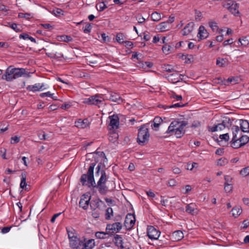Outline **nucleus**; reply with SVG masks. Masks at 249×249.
Listing matches in <instances>:
<instances>
[{"instance_id":"obj_31","label":"nucleus","mask_w":249,"mask_h":249,"mask_svg":"<svg viewBox=\"0 0 249 249\" xmlns=\"http://www.w3.org/2000/svg\"><path fill=\"white\" fill-rule=\"evenodd\" d=\"M7 24L5 26L10 27L11 28L15 30L16 32L18 33L21 31L20 28L18 27V25L16 23L7 22Z\"/></svg>"},{"instance_id":"obj_39","label":"nucleus","mask_w":249,"mask_h":249,"mask_svg":"<svg viewBox=\"0 0 249 249\" xmlns=\"http://www.w3.org/2000/svg\"><path fill=\"white\" fill-rule=\"evenodd\" d=\"M226 59L221 58L218 57L216 59V65L221 67H224L225 66L226 64Z\"/></svg>"},{"instance_id":"obj_5","label":"nucleus","mask_w":249,"mask_h":249,"mask_svg":"<svg viewBox=\"0 0 249 249\" xmlns=\"http://www.w3.org/2000/svg\"><path fill=\"white\" fill-rule=\"evenodd\" d=\"M148 124L142 125L138 130L137 142L141 145L146 144L149 141L150 134L148 130Z\"/></svg>"},{"instance_id":"obj_46","label":"nucleus","mask_w":249,"mask_h":249,"mask_svg":"<svg viewBox=\"0 0 249 249\" xmlns=\"http://www.w3.org/2000/svg\"><path fill=\"white\" fill-rule=\"evenodd\" d=\"M31 15L30 13H19L18 17L20 18H24L26 19H29L31 18Z\"/></svg>"},{"instance_id":"obj_43","label":"nucleus","mask_w":249,"mask_h":249,"mask_svg":"<svg viewBox=\"0 0 249 249\" xmlns=\"http://www.w3.org/2000/svg\"><path fill=\"white\" fill-rule=\"evenodd\" d=\"M240 174L244 177L248 176L249 174V166L243 168L240 171Z\"/></svg>"},{"instance_id":"obj_45","label":"nucleus","mask_w":249,"mask_h":249,"mask_svg":"<svg viewBox=\"0 0 249 249\" xmlns=\"http://www.w3.org/2000/svg\"><path fill=\"white\" fill-rule=\"evenodd\" d=\"M91 25L90 23H87L83 29V31L86 34H89L91 32Z\"/></svg>"},{"instance_id":"obj_37","label":"nucleus","mask_w":249,"mask_h":249,"mask_svg":"<svg viewBox=\"0 0 249 249\" xmlns=\"http://www.w3.org/2000/svg\"><path fill=\"white\" fill-rule=\"evenodd\" d=\"M52 12L55 16L57 17L64 15V11L60 8H55L53 9Z\"/></svg>"},{"instance_id":"obj_23","label":"nucleus","mask_w":249,"mask_h":249,"mask_svg":"<svg viewBox=\"0 0 249 249\" xmlns=\"http://www.w3.org/2000/svg\"><path fill=\"white\" fill-rule=\"evenodd\" d=\"M46 54L48 57L53 59H61L64 58L63 54L60 53H46Z\"/></svg>"},{"instance_id":"obj_1","label":"nucleus","mask_w":249,"mask_h":249,"mask_svg":"<svg viewBox=\"0 0 249 249\" xmlns=\"http://www.w3.org/2000/svg\"><path fill=\"white\" fill-rule=\"evenodd\" d=\"M95 165V162L90 164L87 173L81 176L80 182L83 186H88L90 188L93 193L98 192L101 195L105 196L109 192V188L106 185L108 177L106 171L101 169L102 165L100 163L96 168L95 175L99 176L100 174L101 177L96 183L94 178V169Z\"/></svg>"},{"instance_id":"obj_24","label":"nucleus","mask_w":249,"mask_h":249,"mask_svg":"<svg viewBox=\"0 0 249 249\" xmlns=\"http://www.w3.org/2000/svg\"><path fill=\"white\" fill-rule=\"evenodd\" d=\"M172 236L175 240L179 241L183 238L184 234L182 231H176L173 233Z\"/></svg>"},{"instance_id":"obj_61","label":"nucleus","mask_w":249,"mask_h":249,"mask_svg":"<svg viewBox=\"0 0 249 249\" xmlns=\"http://www.w3.org/2000/svg\"><path fill=\"white\" fill-rule=\"evenodd\" d=\"M38 136L41 140H45L46 139V135L45 134L44 132H43L42 133H39L38 134Z\"/></svg>"},{"instance_id":"obj_2","label":"nucleus","mask_w":249,"mask_h":249,"mask_svg":"<svg viewBox=\"0 0 249 249\" xmlns=\"http://www.w3.org/2000/svg\"><path fill=\"white\" fill-rule=\"evenodd\" d=\"M70 247L71 249H93L95 246L94 239H81L77 236L74 230L67 229Z\"/></svg>"},{"instance_id":"obj_18","label":"nucleus","mask_w":249,"mask_h":249,"mask_svg":"<svg viewBox=\"0 0 249 249\" xmlns=\"http://www.w3.org/2000/svg\"><path fill=\"white\" fill-rule=\"evenodd\" d=\"M100 204L105 205L104 202L100 198H97L92 200L90 203L91 209L95 211L97 208H99Z\"/></svg>"},{"instance_id":"obj_40","label":"nucleus","mask_w":249,"mask_h":249,"mask_svg":"<svg viewBox=\"0 0 249 249\" xmlns=\"http://www.w3.org/2000/svg\"><path fill=\"white\" fill-rule=\"evenodd\" d=\"M108 233L103 231H97L95 233V236L98 239H105L106 235Z\"/></svg>"},{"instance_id":"obj_11","label":"nucleus","mask_w":249,"mask_h":249,"mask_svg":"<svg viewBox=\"0 0 249 249\" xmlns=\"http://www.w3.org/2000/svg\"><path fill=\"white\" fill-rule=\"evenodd\" d=\"M110 120L109 125L113 129H117L119 125V118L117 115L114 114L109 116L108 117Z\"/></svg>"},{"instance_id":"obj_50","label":"nucleus","mask_w":249,"mask_h":249,"mask_svg":"<svg viewBox=\"0 0 249 249\" xmlns=\"http://www.w3.org/2000/svg\"><path fill=\"white\" fill-rule=\"evenodd\" d=\"M118 138V135L116 133H113L109 136V140L114 142Z\"/></svg>"},{"instance_id":"obj_10","label":"nucleus","mask_w":249,"mask_h":249,"mask_svg":"<svg viewBox=\"0 0 249 249\" xmlns=\"http://www.w3.org/2000/svg\"><path fill=\"white\" fill-rule=\"evenodd\" d=\"M105 97L107 100L120 104L123 102V99L119 94L113 92H108V94L106 95Z\"/></svg>"},{"instance_id":"obj_58","label":"nucleus","mask_w":249,"mask_h":249,"mask_svg":"<svg viewBox=\"0 0 249 249\" xmlns=\"http://www.w3.org/2000/svg\"><path fill=\"white\" fill-rule=\"evenodd\" d=\"M11 228V227H4L2 228L1 232L3 234L6 233L10 231Z\"/></svg>"},{"instance_id":"obj_17","label":"nucleus","mask_w":249,"mask_h":249,"mask_svg":"<svg viewBox=\"0 0 249 249\" xmlns=\"http://www.w3.org/2000/svg\"><path fill=\"white\" fill-rule=\"evenodd\" d=\"M185 211L191 214H194L197 213L196 206L195 203H191L187 204L185 208Z\"/></svg>"},{"instance_id":"obj_51","label":"nucleus","mask_w":249,"mask_h":249,"mask_svg":"<svg viewBox=\"0 0 249 249\" xmlns=\"http://www.w3.org/2000/svg\"><path fill=\"white\" fill-rule=\"evenodd\" d=\"M163 124H164V123L163 122V120H162L161 118L157 116V131L158 130V128L160 125Z\"/></svg>"},{"instance_id":"obj_32","label":"nucleus","mask_w":249,"mask_h":249,"mask_svg":"<svg viewBox=\"0 0 249 249\" xmlns=\"http://www.w3.org/2000/svg\"><path fill=\"white\" fill-rule=\"evenodd\" d=\"M113 210L111 207H108L106 210L105 218L107 220H109L113 216Z\"/></svg>"},{"instance_id":"obj_60","label":"nucleus","mask_w":249,"mask_h":249,"mask_svg":"<svg viewBox=\"0 0 249 249\" xmlns=\"http://www.w3.org/2000/svg\"><path fill=\"white\" fill-rule=\"evenodd\" d=\"M179 57H181L183 59H185L186 61L187 62V61H190L191 58H189L188 57H192V55L182 54L181 56H179Z\"/></svg>"},{"instance_id":"obj_12","label":"nucleus","mask_w":249,"mask_h":249,"mask_svg":"<svg viewBox=\"0 0 249 249\" xmlns=\"http://www.w3.org/2000/svg\"><path fill=\"white\" fill-rule=\"evenodd\" d=\"M115 245L120 248L121 249H124V247L123 245L124 241L122 235L115 234L113 240Z\"/></svg>"},{"instance_id":"obj_3","label":"nucleus","mask_w":249,"mask_h":249,"mask_svg":"<svg viewBox=\"0 0 249 249\" xmlns=\"http://www.w3.org/2000/svg\"><path fill=\"white\" fill-rule=\"evenodd\" d=\"M22 76L29 77L30 76V73L27 71L25 69L17 68L11 65L7 68L1 78L9 82Z\"/></svg>"},{"instance_id":"obj_28","label":"nucleus","mask_w":249,"mask_h":249,"mask_svg":"<svg viewBox=\"0 0 249 249\" xmlns=\"http://www.w3.org/2000/svg\"><path fill=\"white\" fill-rule=\"evenodd\" d=\"M113 227V233H117L120 231L122 228V225L120 222H116L112 224Z\"/></svg>"},{"instance_id":"obj_55","label":"nucleus","mask_w":249,"mask_h":249,"mask_svg":"<svg viewBox=\"0 0 249 249\" xmlns=\"http://www.w3.org/2000/svg\"><path fill=\"white\" fill-rule=\"evenodd\" d=\"M224 178L225 180V184H232L231 180L232 178L230 176H225Z\"/></svg>"},{"instance_id":"obj_9","label":"nucleus","mask_w":249,"mask_h":249,"mask_svg":"<svg viewBox=\"0 0 249 249\" xmlns=\"http://www.w3.org/2000/svg\"><path fill=\"white\" fill-rule=\"evenodd\" d=\"M135 223V215L131 213L127 214L124 222V226L127 230H131Z\"/></svg>"},{"instance_id":"obj_15","label":"nucleus","mask_w":249,"mask_h":249,"mask_svg":"<svg viewBox=\"0 0 249 249\" xmlns=\"http://www.w3.org/2000/svg\"><path fill=\"white\" fill-rule=\"evenodd\" d=\"M194 23L192 22L188 23L182 29V35L187 36L192 33L194 29Z\"/></svg>"},{"instance_id":"obj_38","label":"nucleus","mask_w":249,"mask_h":249,"mask_svg":"<svg viewBox=\"0 0 249 249\" xmlns=\"http://www.w3.org/2000/svg\"><path fill=\"white\" fill-rule=\"evenodd\" d=\"M210 27L213 32H217L218 30V27L217 23L214 21H210L209 22Z\"/></svg>"},{"instance_id":"obj_27","label":"nucleus","mask_w":249,"mask_h":249,"mask_svg":"<svg viewBox=\"0 0 249 249\" xmlns=\"http://www.w3.org/2000/svg\"><path fill=\"white\" fill-rule=\"evenodd\" d=\"M168 25V22H163L158 25V28L157 27V29L160 32H163L167 30Z\"/></svg>"},{"instance_id":"obj_47","label":"nucleus","mask_w":249,"mask_h":249,"mask_svg":"<svg viewBox=\"0 0 249 249\" xmlns=\"http://www.w3.org/2000/svg\"><path fill=\"white\" fill-rule=\"evenodd\" d=\"M219 138L221 140H224L225 142H228L230 139L229 134L228 133L220 135Z\"/></svg>"},{"instance_id":"obj_7","label":"nucleus","mask_w":249,"mask_h":249,"mask_svg":"<svg viewBox=\"0 0 249 249\" xmlns=\"http://www.w3.org/2000/svg\"><path fill=\"white\" fill-rule=\"evenodd\" d=\"M223 6L227 8L232 14L235 16H238L239 15V4L232 0H228Z\"/></svg>"},{"instance_id":"obj_21","label":"nucleus","mask_w":249,"mask_h":249,"mask_svg":"<svg viewBox=\"0 0 249 249\" xmlns=\"http://www.w3.org/2000/svg\"><path fill=\"white\" fill-rule=\"evenodd\" d=\"M240 128L244 132H249V123L247 120H240Z\"/></svg>"},{"instance_id":"obj_34","label":"nucleus","mask_w":249,"mask_h":249,"mask_svg":"<svg viewBox=\"0 0 249 249\" xmlns=\"http://www.w3.org/2000/svg\"><path fill=\"white\" fill-rule=\"evenodd\" d=\"M184 105L180 103H178L174 104L168 106H162L164 109H167L168 108L181 107H184Z\"/></svg>"},{"instance_id":"obj_13","label":"nucleus","mask_w":249,"mask_h":249,"mask_svg":"<svg viewBox=\"0 0 249 249\" xmlns=\"http://www.w3.org/2000/svg\"><path fill=\"white\" fill-rule=\"evenodd\" d=\"M44 83H36L34 85H29L27 87V89L33 92L42 90L45 89L44 88Z\"/></svg>"},{"instance_id":"obj_52","label":"nucleus","mask_w":249,"mask_h":249,"mask_svg":"<svg viewBox=\"0 0 249 249\" xmlns=\"http://www.w3.org/2000/svg\"><path fill=\"white\" fill-rule=\"evenodd\" d=\"M170 48L171 47L170 46L165 45L162 47V50L164 53L168 54L170 52Z\"/></svg>"},{"instance_id":"obj_16","label":"nucleus","mask_w":249,"mask_h":249,"mask_svg":"<svg viewBox=\"0 0 249 249\" xmlns=\"http://www.w3.org/2000/svg\"><path fill=\"white\" fill-rule=\"evenodd\" d=\"M156 228L152 226H148L147 228V236L149 239L153 240L156 239L155 233Z\"/></svg>"},{"instance_id":"obj_30","label":"nucleus","mask_w":249,"mask_h":249,"mask_svg":"<svg viewBox=\"0 0 249 249\" xmlns=\"http://www.w3.org/2000/svg\"><path fill=\"white\" fill-rule=\"evenodd\" d=\"M26 179V174L25 173H22L21 175V182L20 183V187L22 189H24V188L27 186Z\"/></svg>"},{"instance_id":"obj_26","label":"nucleus","mask_w":249,"mask_h":249,"mask_svg":"<svg viewBox=\"0 0 249 249\" xmlns=\"http://www.w3.org/2000/svg\"><path fill=\"white\" fill-rule=\"evenodd\" d=\"M243 146L242 143L240 142L239 139H235V140L231 139V146L235 149L238 148Z\"/></svg>"},{"instance_id":"obj_25","label":"nucleus","mask_w":249,"mask_h":249,"mask_svg":"<svg viewBox=\"0 0 249 249\" xmlns=\"http://www.w3.org/2000/svg\"><path fill=\"white\" fill-rule=\"evenodd\" d=\"M162 68L164 71L169 72L178 71L177 70V66H173L171 65H169V64H166V65L164 64L163 65V66L162 67Z\"/></svg>"},{"instance_id":"obj_59","label":"nucleus","mask_w":249,"mask_h":249,"mask_svg":"<svg viewBox=\"0 0 249 249\" xmlns=\"http://www.w3.org/2000/svg\"><path fill=\"white\" fill-rule=\"evenodd\" d=\"M52 95H53V94H52V93H51L50 91L41 93L40 94V96L41 97H50V96H52Z\"/></svg>"},{"instance_id":"obj_6","label":"nucleus","mask_w":249,"mask_h":249,"mask_svg":"<svg viewBox=\"0 0 249 249\" xmlns=\"http://www.w3.org/2000/svg\"><path fill=\"white\" fill-rule=\"evenodd\" d=\"M103 101L104 98L99 94H96L89 98L84 99L83 103L89 105L97 106L98 107H100L101 105L103 104Z\"/></svg>"},{"instance_id":"obj_57","label":"nucleus","mask_w":249,"mask_h":249,"mask_svg":"<svg viewBox=\"0 0 249 249\" xmlns=\"http://www.w3.org/2000/svg\"><path fill=\"white\" fill-rule=\"evenodd\" d=\"M124 43L125 44V46L127 48H132L133 46V44L131 41H124Z\"/></svg>"},{"instance_id":"obj_14","label":"nucleus","mask_w":249,"mask_h":249,"mask_svg":"<svg viewBox=\"0 0 249 249\" xmlns=\"http://www.w3.org/2000/svg\"><path fill=\"white\" fill-rule=\"evenodd\" d=\"M157 234H158L157 237V245L158 246H162L163 244L166 243L167 239L165 238V233H163L161 235V232L157 230Z\"/></svg>"},{"instance_id":"obj_53","label":"nucleus","mask_w":249,"mask_h":249,"mask_svg":"<svg viewBox=\"0 0 249 249\" xmlns=\"http://www.w3.org/2000/svg\"><path fill=\"white\" fill-rule=\"evenodd\" d=\"M19 137L17 136L12 137L11 138V143L12 144L17 143L19 142Z\"/></svg>"},{"instance_id":"obj_64","label":"nucleus","mask_w":249,"mask_h":249,"mask_svg":"<svg viewBox=\"0 0 249 249\" xmlns=\"http://www.w3.org/2000/svg\"><path fill=\"white\" fill-rule=\"evenodd\" d=\"M217 129L218 130H223L225 128V125L224 124L223 122L222 123H220L217 124Z\"/></svg>"},{"instance_id":"obj_41","label":"nucleus","mask_w":249,"mask_h":249,"mask_svg":"<svg viewBox=\"0 0 249 249\" xmlns=\"http://www.w3.org/2000/svg\"><path fill=\"white\" fill-rule=\"evenodd\" d=\"M228 163V160L225 158H221L217 161V164L219 166H224Z\"/></svg>"},{"instance_id":"obj_49","label":"nucleus","mask_w":249,"mask_h":249,"mask_svg":"<svg viewBox=\"0 0 249 249\" xmlns=\"http://www.w3.org/2000/svg\"><path fill=\"white\" fill-rule=\"evenodd\" d=\"M232 184H225L224 190L226 193H230L232 191Z\"/></svg>"},{"instance_id":"obj_20","label":"nucleus","mask_w":249,"mask_h":249,"mask_svg":"<svg viewBox=\"0 0 249 249\" xmlns=\"http://www.w3.org/2000/svg\"><path fill=\"white\" fill-rule=\"evenodd\" d=\"M198 35L199 37L201 39H205L208 36V33L205 29L204 26L202 25L199 26Z\"/></svg>"},{"instance_id":"obj_63","label":"nucleus","mask_w":249,"mask_h":249,"mask_svg":"<svg viewBox=\"0 0 249 249\" xmlns=\"http://www.w3.org/2000/svg\"><path fill=\"white\" fill-rule=\"evenodd\" d=\"M19 37L20 39L22 38L23 39H28L29 38V36L26 33H24V34H20L19 36Z\"/></svg>"},{"instance_id":"obj_62","label":"nucleus","mask_w":249,"mask_h":249,"mask_svg":"<svg viewBox=\"0 0 249 249\" xmlns=\"http://www.w3.org/2000/svg\"><path fill=\"white\" fill-rule=\"evenodd\" d=\"M172 171L175 174H178L181 172V170L177 167H173L172 168Z\"/></svg>"},{"instance_id":"obj_19","label":"nucleus","mask_w":249,"mask_h":249,"mask_svg":"<svg viewBox=\"0 0 249 249\" xmlns=\"http://www.w3.org/2000/svg\"><path fill=\"white\" fill-rule=\"evenodd\" d=\"M89 121L88 119H79L75 122V125L77 127L84 128L89 125Z\"/></svg>"},{"instance_id":"obj_48","label":"nucleus","mask_w":249,"mask_h":249,"mask_svg":"<svg viewBox=\"0 0 249 249\" xmlns=\"http://www.w3.org/2000/svg\"><path fill=\"white\" fill-rule=\"evenodd\" d=\"M107 7L106 5V4H105V2H101L100 4L99 5V9H98L97 5H96L97 9L100 12L104 11L105 9L107 8Z\"/></svg>"},{"instance_id":"obj_29","label":"nucleus","mask_w":249,"mask_h":249,"mask_svg":"<svg viewBox=\"0 0 249 249\" xmlns=\"http://www.w3.org/2000/svg\"><path fill=\"white\" fill-rule=\"evenodd\" d=\"M231 212L232 216L236 217L239 216L242 213V209L239 207H234L232 209Z\"/></svg>"},{"instance_id":"obj_4","label":"nucleus","mask_w":249,"mask_h":249,"mask_svg":"<svg viewBox=\"0 0 249 249\" xmlns=\"http://www.w3.org/2000/svg\"><path fill=\"white\" fill-rule=\"evenodd\" d=\"M188 124L186 121L175 120L171 122L166 131L167 133L175 136L177 138H181L185 133V127Z\"/></svg>"},{"instance_id":"obj_44","label":"nucleus","mask_w":249,"mask_h":249,"mask_svg":"<svg viewBox=\"0 0 249 249\" xmlns=\"http://www.w3.org/2000/svg\"><path fill=\"white\" fill-rule=\"evenodd\" d=\"M144 69L150 68L153 66V63L150 62H145V63H139Z\"/></svg>"},{"instance_id":"obj_56","label":"nucleus","mask_w":249,"mask_h":249,"mask_svg":"<svg viewBox=\"0 0 249 249\" xmlns=\"http://www.w3.org/2000/svg\"><path fill=\"white\" fill-rule=\"evenodd\" d=\"M201 17H202V13H201V12L197 11V10H196L195 11L196 19L197 20H199L200 18Z\"/></svg>"},{"instance_id":"obj_8","label":"nucleus","mask_w":249,"mask_h":249,"mask_svg":"<svg viewBox=\"0 0 249 249\" xmlns=\"http://www.w3.org/2000/svg\"><path fill=\"white\" fill-rule=\"evenodd\" d=\"M91 197L89 193H88L82 195L79 202V207L85 210H87L89 208Z\"/></svg>"},{"instance_id":"obj_54","label":"nucleus","mask_w":249,"mask_h":249,"mask_svg":"<svg viewBox=\"0 0 249 249\" xmlns=\"http://www.w3.org/2000/svg\"><path fill=\"white\" fill-rule=\"evenodd\" d=\"M167 184L169 186L173 187L176 185L177 181L175 179H170L167 182Z\"/></svg>"},{"instance_id":"obj_22","label":"nucleus","mask_w":249,"mask_h":249,"mask_svg":"<svg viewBox=\"0 0 249 249\" xmlns=\"http://www.w3.org/2000/svg\"><path fill=\"white\" fill-rule=\"evenodd\" d=\"M231 130L232 131V139L235 140V139L239 138V137H237V135L238 133H241L239 126L233 125L231 128Z\"/></svg>"},{"instance_id":"obj_36","label":"nucleus","mask_w":249,"mask_h":249,"mask_svg":"<svg viewBox=\"0 0 249 249\" xmlns=\"http://www.w3.org/2000/svg\"><path fill=\"white\" fill-rule=\"evenodd\" d=\"M239 42L240 43L241 45L244 47H246L249 44V41L247 37H244L242 38L239 39Z\"/></svg>"},{"instance_id":"obj_35","label":"nucleus","mask_w":249,"mask_h":249,"mask_svg":"<svg viewBox=\"0 0 249 249\" xmlns=\"http://www.w3.org/2000/svg\"><path fill=\"white\" fill-rule=\"evenodd\" d=\"M241 133L240 134L238 139H239L240 142L242 143V145H244L249 142V137L246 135L241 136Z\"/></svg>"},{"instance_id":"obj_33","label":"nucleus","mask_w":249,"mask_h":249,"mask_svg":"<svg viewBox=\"0 0 249 249\" xmlns=\"http://www.w3.org/2000/svg\"><path fill=\"white\" fill-rule=\"evenodd\" d=\"M126 38V37L123 33H118L116 36V40L119 43H123L124 40Z\"/></svg>"},{"instance_id":"obj_42","label":"nucleus","mask_w":249,"mask_h":249,"mask_svg":"<svg viewBox=\"0 0 249 249\" xmlns=\"http://www.w3.org/2000/svg\"><path fill=\"white\" fill-rule=\"evenodd\" d=\"M60 37L62 41L66 42H69L72 40V38L71 36L67 35L61 36Z\"/></svg>"}]
</instances>
